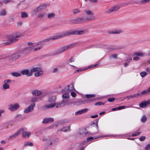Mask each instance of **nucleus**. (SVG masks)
Masks as SVG:
<instances>
[{
  "instance_id": "obj_63",
  "label": "nucleus",
  "mask_w": 150,
  "mask_h": 150,
  "mask_svg": "<svg viewBox=\"0 0 150 150\" xmlns=\"http://www.w3.org/2000/svg\"><path fill=\"white\" fill-rule=\"evenodd\" d=\"M11 0H7L4 1V2L5 4H7L8 2H10Z\"/></svg>"
},
{
  "instance_id": "obj_47",
  "label": "nucleus",
  "mask_w": 150,
  "mask_h": 150,
  "mask_svg": "<svg viewBox=\"0 0 150 150\" xmlns=\"http://www.w3.org/2000/svg\"><path fill=\"white\" fill-rule=\"evenodd\" d=\"M146 137L144 136H142L139 138V140L141 141H143L146 139Z\"/></svg>"
},
{
  "instance_id": "obj_28",
  "label": "nucleus",
  "mask_w": 150,
  "mask_h": 150,
  "mask_svg": "<svg viewBox=\"0 0 150 150\" xmlns=\"http://www.w3.org/2000/svg\"><path fill=\"white\" fill-rule=\"evenodd\" d=\"M46 16V13L44 12L39 13L38 15V17L39 18H44Z\"/></svg>"
},
{
  "instance_id": "obj_60",
  "label": "nucleus",
  "mask_w": 150,
  "mask_h": 150,
  "mask_svg": "<svg viewBox=\"0 0 150 150\" xmlns=\"http://www.w3.org/2000/svg\"><path fill=\"white\" fill-rule=\"evenodd\" d=\"M118 110V108H113L111 110L112 111H116V110Z\"/></svg>"
},
{
  "instance_id": "obj_1",
  "label": "nucleus",
  "mask_w": 150,
  "mask_h": 150,
  "mask_svg": "<svg viewBox=\"0 0 150 150\" xmlns=\"http://www.w3.org/2000/svg\"><path fill=\"white\" fill-rule=\"evenodd\" d=\"M85 12L88 16L86 18L80 17L71 20L72 23L80 24L92 21L95 19L93 13L89 10H86Z\"/></svg>"
},
{
  "instance_id": "obj_2",
  "label": "nucleus",
  "mask_w": 150,
  "mask_h": 150,
  "mask_svg": "<svg viewBox=\"0 0 150 150\" xmlns=\"http://www.w3.org/2000/svg\"><path fill=\"white\" fill-rule=\"evenodd\" d=\"M84 33L83 30H71L63 32L53 36L50 38V40H56L59 38H64L66 36L71 35H80Z\"/></svg>"
},
{
  "instance_id": "obj_44",
  "label": "nucleus",
  "mask_w": 150,
  "mask_h": 150,
  "mask_svg": "<svg viewBox=\"0 0 150 150\" xmlns=\"http://www.w3.org/2000/svg\"><path fill=\"white\" fill-rule=\"evenodd\" d=\"M139 96H141V94L140 93H137L131 96L130 97L132 98L133 97H138Z\"/></svg>"
},
{
  "instance_id": "obj_36",
  "label": "nucleus",
  "mask_w": 150,
  "mask_h": 150,
  "mask_svg": "<svg viewBox=\"0 0 150 150\" xmlns=\"http://www.w3.org/2000/svg\"><path fill=\"white\" fill-rule=\"evenodd\" d=\"M46 7V5H41V6H40L39 7H38L37 8V10L38 11H40V10H41L42 9L45 8Z\"/></svg>"
},
{
  "instance_id": "obj_51",
  "label": "nucleus",
  "mask_w": 150,
  "mask_h": 150,
  "mask_svg": "<svg viewBox=\"0 0 150 150\" xmlns=\"http://www.w3.org/2000/svg\"><path fill=\"white\" fill-rule=\"evenodd\" d=\"M98 121H97L96 123H94L92 125L93 126H95L97 129H98Z\"/></svg>"
},
{
  "instance_id": "obj_46",
  "label": "nucleus",
  "mask_w": 150,
  "mask_h": 150,
  "mask_svg": "<svg viewBox=\"0 0 150 150\" xmlns=\"http://www.w3.org/2000/svg\"><path fill=\"white\" fill-rule=\"evenodd\" d=\"M115 98H109L108 99V100L109 102H112L114 101L115 100Z\"/></svg>"
},
{
  "instance_id": "obj_30",
  "label": "nucleus",
  "mask_w": 150,
  "mask_h": 150,
  "mask_svg": "<svg viewBox=\"0 0 150 150\" xmlns=\"http://www.w3.org/2000/svg\"><path fill=\"white\" fill-rule=\"evenodd\" d=\"M133 55L134 56H143L144 55L143 53L141 52H137L134 53Z\"/></svg>"
},
{
  "instance_id": "obj_19",
  "label": "nucleus",
  "mask_w": 150,
  "mask_h": 150,
  "mask_svg": "<svg viewBox=\"0 0 150 150\" xmlns=\"http://www.w3.org/2000/svg\"><path fill=\"white\" fill-rule=\"evenodd\" d=\"M123 32L122 30L119 29L113 31H111L109 32L110 34H120Z\"/></svg>"
},
{
  "instance_id": "obj_59",
  "label": "nucleus",
  "mask_w": 150,
  "mask_h": 150,
  "mask_svg": "<svg viewBox=\"0 0 150 150\" xmlns=\"http://www.w3.org/2000/svg\"><path fill=\"white\" fill-rule=\"evenodd\" d=\"M112 57L113 58H115L117 57V55L116 54H114L112 55L110 57Z\"/></svg>"
},
{
  "instance_id": "obj_32",
  "label": "nucleus",
  "mask_w": 150,
  "mask_h": 150,
  "mask_svg": "<svg viewBox=\"0 0 150 150\" xmlns=\"http://www.w3.org/2000/svg\"><path fill=\"white\" fill-rule=\"evenodd\" d=\"M28 15L27 13L23 12L21 13V17L22 18H24L28 17Z\"/></svg>"
},
{
  "instance_id": "obj_17",
  "label": "nucleus",
  "mask_w": 150,
  "mask_h": 150,
  "mask_svg": "<svg viewBox=\"0 0 150 150\" xmlns=\"http://www.w3.org/2000/svg\"><path fill=\"white\" fill-rule=\"evenodd\" d=\"M75 90V88L74 87V85L72 84L70 85L67 86V88L66 90L65 89L64 91H66L67 92L66 93H68L69 91L74 90Z\"/></svg>"
},
{
  "instance_id": "obj_62",
  "label": "nucleus",
  "mask_w": 150,
  "mask_h": 150,
  "mask_svg": "<svg viewBox=\"0 0 150 150\" xmlns=\"http://www.w3.org/2000/svg\"><path fill=\"white\" fill-rule=\"evenodd\" d=\"M91 1L93 3H96L97 2L98 0H89Z\"/></svg>"
},
{
  "instance_id": "obj_56",
  "label": "nucleus",
  "mask_w": 150,
  "mask_h": 150,
  "mask_svg": "<svg viewBox=\"0 0 150 150\" xmlns=\"http://www.w3.org/2000/svg\"><path fill=\"white\" fill-rule=\"evenodd\" d=\"M4 112V110H0V117L2 115V114Z\"/></svg>"
},
{
  "instance_id": "obj_33",
  "label": "nucleus",
  "mask_w": 150,
  "mask_h": 150,
  "mask_svg": "<svg viewBox=\"0 0 150 150\" xmlns=\"http://www.w3.org/2000/svg\"><path fill=\"white\" fill-rule=\"evenodd\" d=\"M6 11L4 10L3 9L0 12V16H4L6 15Z\"/></svg>"
},
{
  "instance_id": "obj_54",
  "label": "nucleus",
  "mask_w": 150,
  "mask_h": 150,
  "mask_svg": "<svg viewBox=\"0 0 150 150\" xmlns=\"http://www.w3.org/2000/svg\"><path fill=\"white\" fill-rule=\"evenodd\" d=\"M150 1V0H142L141 2L142 3H145Z\"/></svg>"
},
{
  "instance_id": "obj_37",
  "label": "nucleus",
  "mask_w": 150,
  "mask_h": 150,
  "mask_svg": "<svg viewBox=\"0 0 150 150\" xmlns=\"http://www.w3.org/2000/svg\"><path fill=\"white\" fill-rule=\"evenodd\" d=\"M72 12L74 14H76L80 12V11L79 9H75L73 10Z\"/></svg>"
},
{
  "instance_id": "obj_14",
  "label": "nucleus",
  "mask_w": 150,
  "mask_h": 150,
  "mask_svg": "<svg viewBox=\"0 0 150 150\" xmlns=\"http://www.w3.org/2000/svg\"><path fill=\"white\" fill-rule=\"evenodd\" d=\"M114 136L113 135H105L103 136H99L97 137H91L88 138L87 139V140L88 142H90L91 140H93L94 139H96L100 137H114Z\"/></svg>"
},
{
  "instance_id": "obj_50",
  "label": "nucleus",
  "mask_w": 150,
  "mask_h": 150,
  "mask_svg": "<svg viewBox=\"0 0 150 150\" xmlns=\"http://www.w3.org/2000/svg\"><path fill=\"white\" fill-rule=\"evenodd\" d=\"M19 55H16L15 56H14L13 57H12V59L13 60H15L16 59H17L19 57Z\"/></svg>"
},
{
  "instance_id": "obj_58",
  "label": "nucleus",
  "mask_w": 150,
  "mask_h": 150,
  "mask_svg": "<svg viewBox=\"0 0 150 150\" xmlns=\"http://www.w3.org/2000/svg\"><path fill=\"white\" fill-rule=\"evenodd\" d=\"M98 116V115H92L91 116V117L92 118H95L97 117Z\"/></svg>"
},
{
  "instance_id": "obj_64",
  "label": "nucleus",
  "mask_w": 150,
  "mask_h": 150,
  "mask_svg": "<svg viewBox=\"0 0 150 150\" xmlns=\"http://www.w3.org/2000/svg\"><path fill=\"white\" fill-rule=\"evenodd\" d=\"M146 102L147 103L148 105L149 104L150 105V100L146 101Z\"/></svg>"
},
{
  "instance_id": "obj_39",
  "label": "nucleus",
  "mask_w": 150,
  "mask_h": 150,
  "mask_svg": "<svg viewBox=\"0 0 150 150\" xmlns=\"http://www.w3.org/2000/svg\"><path fill=\"white\" fill-rule=\"evenodd\" d=\"M33 144L32 143L29 142H25L24 143V146H25L28 145L30 146H32Z\"/></svg>"
},
{
  "instance_id": "obj_6",
  "label": "nucleus",
  "mask_w": 150,
  "mask_h": 150,
  "mask_svg": "<svg viewBox=\"0 0 150 150\" xmlns=\"http://www.w3.org/2000/svg\"><path fill=\"white\" fill-rule=\"evenodd\" d=\"M62 97L63 100L62 102V105H64L68 104L69 100V93H64L62 95Z\"/></svg>"
},
{
  "instance_id": "obj_11",
  "label": "nucleus",
  "mask_w": 150,
  "mask_h": 150,
  "mask_svg": "<svg viewBox=\"0 0 150 150\" xmlns=\"http://www.w3.org/2000/svg\"><path fill=\"white\" fill-rule=\"evenodd\" d=\"M19 107L20 106L18 104H12L9 105L8 109L10 111H13L17 110Z\"/></svg>"
},
{
  "instance_id": "obj_24",
  "label": "nucleus",
  "mask_w": 150,
  "mask_h": 150,
  "mask_svg": "<svg viewBox=\"0 0 150 150\" xmlns=\"http://www.w3.org/2000/svg\"><path fill=\"white\" fill-rule=\"evenodd\" d=\"M11 75L13 76L18 77L21 75V74L18 72H13L11 73Z\"/></svg>"
},
{
  "instance_id": "obj_34",
  "label": "nucleus",
  "mask_w": 150,
  "mask_h": 150,
  "mask_svg": "<svg viewBox=\"0 0 150 150\" xmlns=\"http://www.w3.org/2000/svg\"><path fill=\"white\" fill-rule=\"evenodd\" d=\"M149 93V92L148 91V90H145L142 92L140 93V94H141V96L145 94H148Z\"/></svg>"
},
{
  "instance_id": "obj_35",
  "label": "nucleus",
  "mask_w": 150,
  "mask_h": 150,
  "mask_svg": "<svg viewBox=\"0 0 150 150\" xmlns=\"http://www.w3.org/2000/svg\"><path fill=\"white\" fill-rule=\"evenodd\" d=\"M147 73L145 71H143L140 73V75L142 77H144L147 74Z\"/></svg>"
},
{
  "instance_id": "obj_5",
  "label": "nucleus",
  "mask_w": 150,
  "mask_h": 150,
  "mask_svg": "<svg viewBox=\"0 0 150 150\" xmlns=\"http://www.w3.org/2000/svg\"><path fill=\"white\" fill-rule=\"evenodd\" d=\"M43 142H46L45 146L47 147H50V146L54 145L55 143L58 142L59 140L58 139H53L50 138H44L42 139Z\"/></svg>"
},
{
  "instance_id": "obj_20",
  "label": "nucleus",
  "mask_w": 150,
  "mask_h": 150,
  "mask_svg": "<svg viewBox=\"0 0 150 150\" xmlns=\"http://www.w3.org/2000/svg\"><path fill=\"white\" fill-rule=\"evenodd\" d=\"M88 109L86 108L83 109L81 110L75 112V115H78L79 114H82L83 113H85L88 111Z\"/></svg>"
},
{
  "instance_id": "obj_10",
  "label": "nucleus",
  "mask_w": 150,
  "mask_h": 150,
  "mask_svg": "<svg viewBox=\"0 0 150 150\" xmlns=\"http://www.w3.org/2000/svg\"><path fill=\"white\" fill-rule=\"evenodd\" d=\"M21 73L23 75H25L28 77L31 76L33 75L30 70L27 69L22 70L21 71Z\"/></svg>"
},
{
  "instance_id": "obj_52",
  "label": "nucleus",
  "mask_w": 150,
  "mask_h": 150,
  "mask_svg": "<svg viewBox=\"0 0 150 150\" xmlns=\"http://www.w3.org/2000/svg\"><path fill=\"white\" fill-rule=\"evenodd\" d=\"M86 69H77L76 70V71H75V72L76 73L77 72H81L85 70Z\"/></svg>"
},
{
  "instance_id": "obj_25",
  "label": "nucleus",
  "mask_w": 150,
  "mask_h": 150,
  "mask_svg": "<svg viewBox=\"0 0 150 150\" xmlns=\"http://www.w3.org/2000/svg\"><path fill=\"white\" fill-rule=\"evenodd\" d=\"M40 69V68L38 67L33 68L30 70L32 74L33 72H36L37 71H38Z\"/></svg>"
},
{
  "instance_id": "obj_8",
  "label": "nucleus",
  "mask_w": 150,
  "mask_h": 150,
  "mask_svg": "<svg viewBox=\"0 0 150 150\" xmlns=\"http://www.w3.org/2000/svg\"><path fill=\"white\" fill-rule=\"evenodd\" d=\"M11 82V81L10 79L5 80L4 81V83L2 87L3 89L6 90L9 88L10 84Z\"/></svg>"
},
{
  "instance_id": "obj_38",
  "label": "nucleus",
  "mask_w": 150,
  "mask_h": 150,
  "mask_svg": "<svg viewBox=\"0 0 150 150\" xmlns=\"http://www.w3.org/2000/svg\"><path fill=\"white\" fill-rule=\"evenodd\" d=\"M141 133V132H136L132 134V137H134L139 135Z\"/></svg>"
},
{
  "instance_id": "obj_55",
  "label": "nucleus",
  "mask_w": 150,
  "mask_h": 150,
  "mask_svg": "<svg viewBox=\"0 0 150 150\" xmlns=\"http://www.w3.org/2000/svg\"><path fill=\"white\" fill-rule=\"evenodd\" d=\"M58 71V69L57 68L54 69L52 71L53 73H55Z\"/></svg>"
},
{
  "instance_id": "obj_12",
  "label": "nucleus",
  "mask_w": 150,
  "mask_h": 150,
  "mask_svg": "<svg viewBox=\"0 0 150 150\" xmlns=\"http://www.w3.org/2000/svg\"><path fill=\"white\" fill-rule=\"evenodd\" d=\"M23 131V129H21L18 130L17 132L13 135L10 136L8 138V139L11 140L15 138L16 137L20 135L21 134V132Z\"/></svg>"
},
{
  "instance_id": "obj_43",
  "label": "nucleus",
  "mask_w": 150,
  "mask_h": 150,
  "mask_svg": "<svg viewBox=\"0 0 150 150\" xmlns=\"http://www.w3.org/2000/svg\"><path fill=\"white\" fill-rule=\"evenodd\" d=\"M128 107L127 106H120L119 107H117V108H118V110H119L124 109L125 108H127Z\"/></svg>"
},
{
  "instance_id": "obj_22",
  "label": "nucleus",
  "mask_w": 150,
  "mask_h": 150,
  "mask_svg": "<svg viewBox=\"0 0 150 150\" xmlns=\"http://www.w3.org/2000/svg\"><path fill=\"white\" fill-rule=\"evenodd\" d=\"M43 74V71L40 68L39 70L34 74V76L35 77H38Z\"/></svg>"
},
{
  "instance_id": "obj_57",
  "label": "nucleus",
  "mask_w": 150,
  "mask_h": 150,
  "mask_svg": "<svg viewBox=\"0 0 150 150\" xmlns=\"http://www.w3.org/2000/svg\"><path fill=\"white\" fill-rule=\"evenodd\" d=\"M132 60V58L130 57H129L127 58V59L126 60V61L129 62Z\"/></svg>"
},
{
  "instance_id": "obj_53",
  "label": "nucleus",
  "mask_w": 150,
  "mask_h": 150,
  "mask_svg": "<svg viewBox=\"0 0 150 150\" xmlns=\"http://www.w3.org/2000/svg\"><path fill=\"white\" fill-rule=\"evenodd\" d=\"M133 59L134 60L138 61L139 60V58L138 57L136 56L133 58Z\"/></svg>"
},
{
  "instance_id": "obj_9",
  "label": "nucleus",
  "mask_w": 150,
  "mask_h": 150,
  "mask_svg": "<svg viewBox=\"0 0 150 150\" xmlns=\"http://www.w3.org/2000/svg\"><path fill=\"white\" fill-rule=\"evenodd\" d=\"M63 106L62 104V102L60 103H52L50 104L47 105L45 106V108H52L54 106H55L57 108H60L62 106Z\"/></svg>"
},
{
  "instance_id": "obj_31",
  "label": "nucleus",
  "mask_w": 150,
  "mask_h": 150,
  "mask_svg": "<svg viewBox=\"0 0 150 150\" xmlns=\"http://www.w3.org/2000/svg\"><path fill=\"white\" fill-rule=\"evenodd\" d=\"M86 97L87 98H90L95 96V95L94 94H86L85 95Z\"/></svg>"
},
{
  "instance_id": "obj_29",
  "label": "nucleus",
  "mask_w": 150,
  "mask_h": 150,
  "mask_svg": "<svg viewBox=\"0 0 150 150\" xmlns=\"http://www.w3.org/2000/svg\"><path fill=\"white\" fill-rule=\"evenodd\" d=\"M98 99V98H93V99H91L86 100L85 101V102L83 103H90V102H92L93 101H95Z\"/></svg>"
},
{
  "instance_id": "obj_23",
  "label": "nucleus",
  "mask_w": 150,
  "mask_h": 150,
  "mask_svg": "<svg viewBox=\"0 0 150 150\" xmlns=\"http://www.w3.org/2000/svg\"><path fill=\"white\" fill-rule=\"evenodd\" d=\"M148 105L146 101L144 102H142L139 104V105L140 108H146Z\"/></svg>"
},
{
  "instance_id": "obj_18",
  "label": "nucleus",
  "mask_w": 150,
  "mask_h": 150,
  "mask_svg": "<svg viewBox=\"0 0 150 150\" xmlns=\"http://www.w3.org/2000/svg\"><path fill=\"white\" fill-rule=\"evenodd\" d=\"M21 133H22L23 137L25 138L29 137L31 134L30 132H23V131L21 132Z\"/></svg>"
},
{
  "instance_id": "obj_16",
  "label": "nucleus",
  "mask_w": 150,
  "mask_h": 150,
  "mask_svg": "<svg viewBox=\"0 0 150 150\" xmlns=\"http://www.w3.org/2000/svg\"><path fill=\"white\" fill-rule=\"evenodd\" d=\"M54 121V119L52 118H46L44 119L42 121L43 124H47L48 123L52 122Z\"/></svg>"
},
{
  "instance_id": "obj_27",
  "label": "nucleus",
  "mask_w": 150,
  "mask_h": 150,
  "mask_svg": "<svg viewBox=\"0 0 150 150\" xmlns=\"http://www.w3.org/2000/svg\"><path fill=\"white\" fill-rule=\"evenodd\" d=\"M147 119V118L146 115H144L142 117L141 121L142 122L144 123L146 121Z\"/></svg>"
},
{
  "instance_id": "obj_40",
  "label": "nucleus",
  "mask_w": 150,
  "mask_h": 150,
  "mask_svg": "<svg viewBox=\"0 0 150 150\" xmlns=\"http://www.w3.org/2000/svg\"><path fill=\"white\" fill-rule=\"evenodd\" d=\"M55 100V98L54 97H52L50 98H49L48 100L50 102H53Z\"/></svg>"
},
{
  "instance_id": "obj_13",
  "label": "nucleus",
  "mask_w": 150,
  "mask_h": 150,
  "mask_svg": "<svg viewBox=\"0 0 150 150\" xmlns=\"http://www.w3.org/2000/svg\"><path fill=\"white\" fill-rule=\"evenodd\" d=\"M35 104L33 103L28 108H25L24 110V113H28L32 112L33 110L34 107L35 106Z\"/></svg>"
},
{
  "instance_id": "obj_61",
  "label": "nucleus",
  "mask_w": 150,
  "mask_h": 150,
  "mask_svg": "<svg viewBox=\"0 0 150 150\" xmlns=\"http://www.w3.org/2000/svg\"><path fill=\"white\" fill-rule=\"evenodd\" d=\"M69 61L70 62H74V59L73 58V57H72L69 60Z\"/></svg>"
},
{
  "instance_id": "obj_26",
  "label": "nucleus",
  "mask_w": 150,
  "mask_h": 150,
  "mask_svg": "<svg viewBox=\"0 0 150 150\" xmlns=\"http://www.w3.org/2000/svg\"><path fill=\"white\" fill-rule=\"evenodd\" d=\"M70 127L69 126H67L62 127L61 130L63 132H66L69 130Z\"/></svg>"
},
{
  "instance_id": "obj_48",
  "label": "nucleus",
  "mask_w": 150,
  "mask_h": 150,
  "mask_svg": "<svg viewBox=\"0 0 150 150\" xmlns=\"http://www.w3.org/2000/svg\"><path fill=\"white\" fill-rule=\"evenodd\" d=\"M71 96L73 97H75L76 96V94L73 92H71Z\"/></svg>"
},
{
  "instance_id": "obj_4",
  "label": "nucleus",
  "mask_w": 150,
  "mask_h": 150,
  "mask_svg": "<svg viewBox=\"0 0 150 150\" xmlns=\"http://www.w3.org/2000/svg\"><path fill=\"white\" fill-rule=\"evenodd\" d=\"M77 43H74L69 45L60 48L56 51L54 53V54H59L61 53L64 52L65 50H67L68 49L73 48L75 47V45Z\"/></svg>"
},
{
  "instance_id": "obj_41",
  "label": "nucleus",
  "mask_w": 150,
  "mask_h": 150,
  "mask_svg": "<svg viewBox=\"0 0 150 150\" xmlns=\"http://www.w3.org/2000/svg\"><path fill=\"white\" fill-rule=\"evenodd\" d=\"M105 104L104 102H99L95 104V105H104Z\"/></svg>"
},
{
  "instance_id": "obj_45",
  "label": "nucleus",
  "mask_w": 150,
  "mask_h": 150,
  "mask_svg": "<svg viewBox=\"0 0 150 150\" xmlns=\"http://www.w3.org/2000/svg\"><path fill=\"white\" fill-rule=\"evenodd\" d=\"M145 150H150V143L145 147Z\"/></svg>"
},
{
  "instance_id": "obj_49",
  "label": "nucleus",
  "mask_w": 150,
  "mask_h": 150,
  "mask_svg": "<svg viewBox=\"0 0 150 150\" xmlns=\"http://www.w3.org/2000/svg\"><path fill=\"white\" fill-rule=\"evenodd\" d=\"M31 101L34 103L36 102L37 100V98H33L31 99Z\"/></svg>"
},
{
  "instance_id": "obj_21",
  "label": "nucleus",
  "mask_w": 150,
  "mask_h": 150,
  "mask_svg": "<svg viewBox=\"0 0 150 150\" xmlns=\"http://www.w3.org/2000/svg\"><path fill=\"white\" fill-rule=\"evenodd\" d=\"M32 93L35 96H39L41 95V92L40 91L35 90L32 91Z\"/></svg>"
},
{
  "instance_id": "obj_7",
  "label": "nucleus",
  "mask_w": 150,
  "mask_h": 150,
  "mask_svg": "<svg viewBox=\"0 0 150 150\" xmlns=\"http://www.w3.org/2000/svg\"><path fill=\"white\" fill-rule=\"evenodd\" d=\"M120 8V7L118 5H115L110 8L108 9L105 12V13L109 14L113 12L118 11Z\"/></svg>"
},
{
  "instance_id": "obj_15",
  "label": "nucleus",
  "mask_w": 150,
  "mask_h": 150,
  "mask_svg": "<svg viewBox=\"0 0 150 150\" xmlns=\"http://www.w3.org/2000/svg\"><path fill=\"white\" fill-rule=\"evenodd\" d=\"M42 47V45H40L38 46L35 48H33V47H30L26 48V50H33L34 51H36L40 50Z\"/></svg>"
},
{
  "instance_id": "obj_3",
  "label": "nucleus",
  "mask_w": 150,
  "mask_h": 150,
  "mask_svg": "<svg viewBox=\"0 0 150 150\" xmlns=\"http://www.w3.org/2000/svg\"><path fill=\"white\" fill-rule=\"evenodd\" d=\"M22 36V34L19 33H14L9 36L8 37V40L4 43L6 45H9L13 43L18 40L17 38L21 37Z\"/></svg>"
},
{
  "instance_id": "obj_42",
  "label": "nucleus",
  "mask_w": 150,
  "mask_h": 150,
  "mask_svg": "<svg viewBox=\"0 0 150 150\" xmlns=\"http://www.w3.org/2000/svg\"><path fill=\"white\" fill-rule=\"evenodd\" d=\"M54 14L53 13H51L47 15V17L48 18H51L53 17L54 16Z\"/></svg>"
}]
</instances>
